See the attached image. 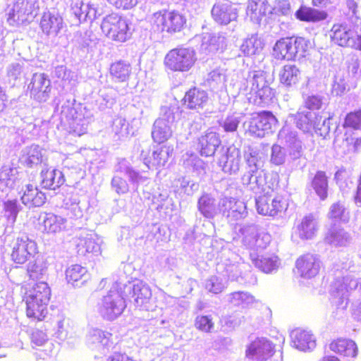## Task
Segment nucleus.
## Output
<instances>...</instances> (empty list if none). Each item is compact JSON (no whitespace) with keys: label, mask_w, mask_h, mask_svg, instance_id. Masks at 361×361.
<instances>
[{"label":"nucleus","mask_w":361,"mask_h":361,"mask_svg":"<svg viewBox=\"0 0 361 361\" xmlns=\"http://www.w3.org/2000/svg\"><path fill=\"white\" fill-rule=\"evenodd\" d=\"M310 48V41L304 37H283L275 42L272 55L276 60L295 61L305 57Z\"/></svg>","instance_id":"nucleus-1"},{"label":"nucleus","mask_w":361,"mask_h":361,"mask_svg":"<svg viewBox=\"0 0 361 361\" xmlns=\"http://www.w3.org/2000/svg\"><path fill=\"white\" fill-rule=\"evenodd\" d=\"M150 24L158 32L173 35L185 28L187 18L177 10L162 9L152 15Z\"/></svg>","instance_id":"nucleus-2"},{"label":"nucleus","mask_w":361,"mask_h":361,"mask_svg":"<svg viewBox=\"0 0 361 361\" xmlns=\"http://www.w3.org/2000/svg\"><path fill=\"white\" fill-rule=\"evenodd\" d=\"M195 53L190 48L178 47L167 51L163 60L166 71L171 73H186L196 63Z\"/></svg>","instance_id":"nucleus-3"},{"label":"nucleus","mask_w":361,"mask_h":361,"mask_svg":"<svg viewBox=\"0 0 361 361\" xmlns=\"http://www.w3.org/2000/svg\"><path fill=\"white\" fill-rule=\"evenodd\" d=\"M101 29L110 40L123 43L130 39L132 33L127 20L117 13H111L102 20Z\"/></svg>","instance_id":"nucleus-4"},{"label":"nucleus","mask_w":361,"mask_h":361,"mask_svg":"<svg viewBox=\"0 0 361 361\" xmlns=\"http://www.w3.org/2000/svg\"><path fill=\"white\" fill-rule=\"evenodd\" d=\"M278 124L279 121L271 111L255 112L247 123L245 134L253 137L262 138L271 133Z\"/></svg>","instance_id":"nucleus-5"},{"label":"nucleus","mask_w":361,"mask_h":361,"mask_svg":"<svg viewBox=\"0 0 361 361\" xmlns=\"http://www.w3.org/2000/svg\"><path fill=\"white\" fill-rule=\"evenodd\" d=\"M38 0H15L7 13L6 20L10 25L30 23L39 11Z\"/></svg>","instance_id":"nucleus-6"},{"label":"nucleus","mask_w":361,"mask_h":361,"mask_svg":"<svg viewBox=\"0 0 361 361\" xmlns=\"http://www.w3.org/2000/svg\"><path fill=\"white\" fill-rule=\"evenodd\" d=\"M257 212L263 216L276 217L281 216L287 210L288 204L283 197L276 195L273 188L271 192L264 190L255 201Z\"/></svg>","instance_id":"nucleus-7"},{"label":"nucleus","mask_w":361,"mask_h":361,"mask_svg":"<svg viewBox=\"0 0 361 361\" xmlns=\"http://www.w3.org/2000/svg\"><path fill=\"white\" fill-rule=\"evenodd\" d=\"M125 308L122 296L117 287L111 288L102 298L99 312L105 319L112 321L120 316Z\"/></svg>","instance_id":"nucleus-8"},{"label":"nucleus","mask_w":361,"mask_h":361,"mask_svg":"<svg viewBox=\"0 0 361 361\" xmlns=\"http://www.w3.org/2000/svg\"><path fill=\"white\" fill-rule=\"evenodd\" d=\"M37 252L35 241L27 236L18 237L11 247V259L16 264H23Z\"/></svg>","instance_id":"nucleus-9"},{"label":"nucleus","mask_w":361,"mask_h":361,"mask_svg":"<svg viewBox=\"0 0 361 361\" xmlns=\"http://www.w3.org/2000/svg\"><path fill=\"white\" fill-rule=\"evenodd\" d=\"M212 16L216 23L226 25L237 20L238 11L230 0H219L213 6Z\"/></svg>","instance_id":"nucleus-10"},{"label":"nucleus","mask_w":361,"mask_h":361,"mask_svg":"<svg viewBox=\"0 0 361 361\" xmlns=\"http://www.w3.org/2000/svg\"><path fill=\"white\" fill-rule=\"evenodd\" d=\"M251 91L255 94V102L261 106L270 104L275 96L274 90L270 87L262 73L254 75Z\"/></svg>","instance_id":"nucleus-11"},{"label":"nucleus","mask_w":361,"mask_h":361,"mask_svg":"<svg viewBox=\"0 0 361 361\" xmlns=\"http://www.w3.org/2000/svg\"><path fill=\"white\" fill-rule=\"evenodd\" d=\"M20 294L22 300L49 302L51 290L47 282L38 281L32 286L29 284L21 285Z\"/></svg>","instance_id":"nucleus-12"},{"label":"nucleus","mask_w":361,"mask_h":361,"mask_svg":"<svg viewBox=\"0 0 361 361\" xmlns=\"http://www.w3.org/2000/svg\"><path fill=\"white\" fill-rule=\"evenodd\" d=\"M219 208L223 216L228 221H237L246 213V204L244 202L234 197H224L219 204Z\"/></svg>","instance_id":"nucleus-13"},{"label":"nucleus","mask_w":361,"mask_h":361,"mask_svg":"<svg viewBox=\"0 0 361 361\" xmlns=\"http://www.w3.org/2000/svg\"><path fill=\"white\" fill-rule=\"evenodd\" d=\"M274 353V347L271 343L264 338H256L247 346L245 355L249 358L256 357L263 361L271 357Z\"/></svg>","instance_id":"nucleus-14"},{"label":"nucleus","mask_w":361,"mask_h":361,"mask_svg":"<svg viewBox=\"0 0 361 361\" xmlns=\"http://www.w3.org/2000/svg\"><path fill=\"white\" fill-rule=\"evenodd\" d=\"M46 195L35 183L25 185L20 191V200L28 207H38L46 202Z\"/></svg>","instance_id":"nucleus-15"},{"label":"nucleus","mask_w":361,"mask_h":361,"mask_svg":"<svg viewBox=\"0 0 361 361\" xmlns=\"http://www.w3.org/2000/svg\"><path fill=\"white\" fill-rule=\"evenodd\" d=\"M209 101V94L197 87L190 88L182 99V103L190 110L203 109Z\"/></svg>","instance_id":"nucleus-16"},{"label":"nucleus","mask_w":361,"mask_h":361,"mask_svg":"<svg viewBox=\"0 0 361 361\" xmlns=\"http://www.w3.org/2000/svg\"><path fill=\"white\" fill-rule=\"evenodd\" d=\"M75 248L77 253L81 256L93 255L100 252L96 235L90 233H82L76 238Z\"/></svg>","instance_id":"nucleus-17"},{"label":"nucleus","mask_w":361,"mask_h":361,"mask_svg":"<svg viewBox=\"0 0 361 361\" xmlns=\"http://www.w3.org/2000/svg\"><path fill=\"white\" fill-rule=\"evenodd\" d=\"M63 25L62 16L59 13L44 12L40 19L39 27L47 35H57Z\"/></svg>","instance_id":"nucleus-18"},{"label":"nucleus","mask_w":361,"mask_h":361,"mask_svg":"<svg viewBox=\"0 0 361 361\" xmlns=\"http://www.w3.org/2000/svg\"><path fill=\"white\" fill-rule=\"evenodd\" d=\"M317 258L310 253L301 255L295 263L298 272L302 277L311 278L316 276L319 269Z\"/></svg>","instance_id":"nucleus-19"},{"label":"nucleus","mask_w":361,"mask_h":361,"mask_svg":"<svg viewBox=\"0 0 361 361\" xmlns=\"http://www.w3.org/2000/svg\"><path fill=\"white\" fill-rule=\"evenodd\" d=\"M302 78L301 71L294 64L284 65L279 73L280 84L287 88L296 87L302 80Z\"/></svg>","instance_id":"nucleus-20"},{"label":"nucleus","mask_w":361,"mask_h":361,"mask_svg":"<svg viewBox=\"0 0 361 361\" xmlns=\"http://www.w3.org/2000/svg\"><path fill=\"white\" fill-rule=\"evenodd\" d=\"M198 144L201 156L207 157L215 154L216 149L221 144V140L216 132L207 130L199 137Z\"/></svg>","instance_id":"nucleus-21"},{"label":"nucleus","mask_w":361,"mask_h":361,"mask_svg":"<svg viewBox=\"0 0 361 361\" xmlns=\"http://www.w3.org/2000/svg\"><path fill=\"white\" fill-rule=\"evenodd\" d=\"M270 4L268 0H248L246 16L255 23H260L262 18L269 13Z\"/></svg>","instance_id":"nucleus-22"},{"label":"nucleus","mask_w":361,"mask_h":361,"mask_svg":"<svg viewBox=\"0 0 361 361\" xmlns=\"http://www.w3.org/2000/svg\"><path fill=\"white\" fill-rule=\"evenodd\" d=\"M319 229L318 223L312 214L305 216L298 224L295 233L302 240H311Z\"/></svg>","instance_id":"nucleus-23"},{"label":"nucleus","mask_w":361,"mask_h":361,"mask_svg":"<svg viewBox=\"0 0 361 361\" xmlns=\"http://www.w3.org/2000/svg\"><path fill=\"white\" fill-rule=\"evenodd\" d=\"M172 152V146L163 145L154 150L151 156L146 157L144 159V164L148 169L164 166L167 163Z\"/></svg>","instance_id":"nucleus-24"},{"label":"nucleus","mask_w":361,"mask_h":361,"mask_svg":"<svg viewBox=\"0 0 361 361\" xmlns=\"http://www.w3.org/2000/svg\"><path fill=\"white\" fill-rule=\"evenodd\" d=\"M25 304L26 316L34 321L42 322L45 319L49 312V302L22 300Z\"/></svg>","instance_id":"nucleus-25"},{"label":"nucleus","mask_w":361,"mask_h":361,"mask_svg":"<svg viewBox=\"0 0 361 361\" xmlns=\"http://www.w3.org/2000/svg\"><path fill=\"white\" fill-rule=\"evenodd\" d=\"M41 184L44 188L55 190L65 181L61 171L51 168H45L40 173Z\"/></svg>","instance_id":"nucleus-26"},{"label":"nucleus","mask_w":361,"mask_h":361,"mask_svg":"<svg viewBox=\"0 0 361 361\" xmlns=\"http://www.w3.org/2000/svg\"><path fill=\"white\" fill-rule=\"evenodd\" d=\"M66 219L53 213H47L41 224L42 231L46 234H56L66 229Z\"/></svg>","instance_id":"nucleus-27"},{"label":"nucleus","mask_w":361,"mask_h":361,"mask_svg":"<svg viewBox=\"0 0 361 361\" xmlns=\"http://www.w3.org/2000/svg\"><path fill=\"white\" fill-rule=\"evenodd\" d=\"M295 16L300 21L307 23H317L325 20L328 18L326 11L305 5H301L295 11Z\"/></svg>","instance_id":"nucleus-28"},{"label":"nucleus","mask_w":361,"mask_h":361,"mask_svg":"<svg viewBox=\"0 0 361 361\" xmlns=\"http://www.w3.org/2000/svg\"><path fill=\"white\" fill-rule=\"evenodd\" d=\"M291 341L295 348L300 350H309L316 346L312 334L302 329H295L291 333Z\"/></svg>","instance_id":"nucleus-29"},{"label":"nucleus","mask_w":361,"mask_h":361,"mask_svg":"<svg viewBox=\"0 0 361 361\" xmlns=\"http://www.w3.org/2000/svg\"><path fill=\"white\" fill-rule=\"evenodd\" d=\"M329 348L333 352L344 357H354L357 354V347L350 339L337 338L329 344Z\"/></svg>","instance_id":"nucleus-30"},{"label":"nucleus","mask_w":361,"mask_h":361,"mask_svg":"<svg viewBox=\"0 0 361 361\" xmlns=\"http://www.w3.org/2000/svg\"><path fill=\"white\" fill-rule=\"evenodd\" d=\"M331 41L343 47H349L353 37L351 36V31L348 28L346 25L342 23H336L333 25L331 29Z\"/></svg>","instance_id":"nucleus-31"},{"label":"nucleus","mask_w":361,"mask_h":361,"mask_svg":"<svg viewBox=\"0 0 361 361\" xmlns=\"http://www.w3.org/2000/svg\"><path fill=\"white\" fill-rule=\"evenodd\" d=\"M131 73L130 63L123 60L115 61L109 67L110 75L118 82H126L130 78Z\"/></svg>","instance_id":"nucleus-32"},{"label":"nucleus","mask_w":361,"mask_h":361,"mask_svg":"<svg viewBox=\"0 0 361 361\" xmlns=\"http://www.w3.org/2000/svg\"><path fill=\"white\" fill-rule=\"evenodd\" d=\"M171 136L172 130L168 122L161 118L156 120L152 131L153 141L161 145L166 142Z\"/></svg>","instance_id":"nucleus-33"},{"label":"nucleus","mask_w":361,"mask_h":361,"mask_svg":"<svg viewBox=\"0 0 361 361\" xmlns=\"http://www.w3.org/2000/svg\"><path fill=\"white\" fill-rule=\"evenodd\" d=\"M264 47L262 39L257 35L246 38L240 46V50L246 56L259 54Z\"/></svg>","instance_id":"nucleus-34"},{"label":"nucleus","mask_w":361,"mask_h":361,"mask_svg":"<svg viewBox=\"0 0 361 361\" xmlns=\"http://www.w3.org/2000/svg\"><path fill=\"white\" fill-rule=\"evenodd\" d=\"M311 186L320 200H325L328 197V177L325 171H318L314 176Z\"/></svg>","instance_id":"nucleus-35"},{"label":"nucleus","mask_w":361,"mask_h":361,"mask_svg":"<svg viewBox=\"0 0 361 361\" xmlns=\"http://www.w3.org/2000/svg\"><path fill=\"white\" fill-rule=\"evenodd\" d=\"M68 283L73 286L82 285L87 281V270L79 264H74L66 271Z\"/></svg>","instance_id":"nucleus-36"},{"label":"nucleus","mask_w":361,"mask_h":361,"mask_svg":"<svg viewBox=\"0 0 361 361\" xmlns=\"http://www.w3.org/2000/svg\"><path fill=\"white\" fill-rule=\"evenodd\" d=\"M23 164L28 168H33L43 161L42 149L37 145L28 147L23 154Z\"/></svg>","instance_id":"nucleus-37"},{"label":"nucleus","mask_w":361,"mask_h":361,"mask_svg":"<svg viewBox=\"0 0 361 361\" xmlns=\"http://www.w3.org/2000/svg\"><path fill=\"white\" fill-rule=\"evenodd\" d=\"M133 297L137 307H146L150 301L152 291L150 288L142 283L136 284L133 286Z\"/></svg>","instance_id":"nucleus-38"},{"label":"nucleus","mask_w":361,"mask_h":361,"mask_svg":"<svg viewBox=\"0 0 361 361\" xmlns=\"http://www.w3.org/2000/svg\"><path fill=\"white\" fill-rule=\"evenodd\" d=\"M278 257H256L252 258L254 265L264 273H271L277 269Z\"/></svg>","instance_id":"nucleus-39"},{"label":"nucleus","mask_w":361,"mask_h":361,"mask_svg":"<svg viewBox=\"0 0 361 361\" xmlns=\"http://www.w3.org/2000/svg\"><path fill=\"white\" fill-rule=\"evenodd\" d=\"M253 298L243 292H235L231 294L229 302L231 307L248 308L252 303Z\"/></svg>","instance_id":"nucleus-40"},{"label":"nucleus","mask_w":361,"mask_h":361,"mask_svg":"<svg viewBox=\"0 0 361 361\" xmlns=\"http://www.w3.org/2000/svg\"><path fill=\"white\" fill-rule=\"evenodd\" d=\"M91 342L102 347H109L114 345L113 335L110 332L95 330L90 336Z\"/></svg>","instance_id":"nucleus-41"},{"label":"nucleus","mask_w":361,"mask_h":361,"mask_svg":"<svg viewBox=\"0 0 361 361\" xmlns=\"http://www.w3.org/2000/svg\"><path fill=\"white\" fill-rule=\"evenodd\" d=\"M343 126L345 128L361 130V109L348 113Z\"/></svg>","instance_id":"nucleus-42"},{"label":"nucleus","mask_w":361,"mask_h":361,"mask_svg":"<svg viewBox=\"0 0 361 361\" xmlns=\"http://www.w3.org/2000/svg\"><path fill=\"white\" fill-rule=\"evenodd\" d=\"M198 209L206 218H212L214 214V199L207 195H202L198 200Z\"/></svg>","instance_id":"nucleus-43"},{"label":"nucleus","mask_w":361,"mask_h":361,"mask_svg":"<svg viewBox=\"0 0 361 361\" xmlns=\"http://www.w3.org/2000/svg\"><path fill=\"white\" fill-rule=\"evenodd\" d=\"M290 12V4L288 0H276L274 6L269 7V13L274 16H286Z\"/></svg>","instance_id":"nucleus-44"},{"label":"nucleus","mask_w":361,"mask_h":361,"mask_svg":"<svg viewBox=\"0 0 361 361\" xmlns=\"http://www.w3.org/2000/svg\"><path fill=\"white\" fill-rule=\"evenodd\" d=\"M329 218L339 221H348V213L345 212L344 206L340 202H336L331 207Z\"/></svg>","instance_id":"nucleus-45"},{"label":"nucleus","mask_w":361,"mask_h":361,"mask_svg":"<svg viewBox=\"0 0 361 361\" xmlns=\"http://www.w3.org/2000/svg\"><path fill=\"white\" fill-rule=\"evenodd\" d=\"M27 274L30 280L37 281L43 278L46 274V267L36 262L30 263L27 267Z\"/></svg>","instance_id":"nucleus-46"},{"label":"nucleus","mask_w":361,"mask_h":361,"mask_svg":"<svg viewBox=\"0 0 361 361\" xmlns=\"http://www.w3.org/2000/svg\"><path fill=\"white\" fill-rule=\"evenodd\" d=\"M195 326L203 332H210L214 328L212 318L207 315H199L195 319Z\"/></svg>","instance_id":"nucleus-47"},{"label":"nucleus","mask_w":361,"mask_h":361,"mask_svg":"<svg viewBox=\"0 0 361 361\" xmlns=\"http://www.w3.org/2000/svg\"><path fill=\"white\" fill-rule=\"evenodd\" d=\"M14 178L11 169H4L0 171V191L4 192L7 188H12Z\"/></svg>","instance_id":"nucleus-48"},{"label":"nucleus","mask_w":361,"mask_h":361,"mask_svg":"<svg viewBox=\"0 0 361 361\" xmlns=\"http://www.w3.org/2000/svg\"><path fill=\"white\" fill-rule=\"evenodd\" d=\"M296 123L299 128L308 130L313 126V121L311 112H299L296 116Z\"/></svg>","instance_id":"nucleus-49"},{"label":"nucleus","mask_w":361,"mask_h":361,"mask_svg":"<svg viewBox=\"0 0 361 361\" xmlns=\"http://www.w3.org/2000/svg\"><path fill=\"white\" fill-rule=\"evenodd\" d=\"M107 2L117 9L128 10L137 4V0H106Z\"/></svg>","instance_id":"nucleus-50"},{"label":"nucleus","mask_w":361,"mask_h":361,"mask_svg":"<svg viewBox=\"0 0 361 361\" xmlns=\"http://www.w3.org/2000/svg\"><path fill=\"white\" fill-rule=\"evenodd\" d=\"M285 154L282 151V148L279 145H274L271 156V161L275 165H281L284 163Z\"/></svg>","instance_id":"nucleus-51"},{"label":"nucleus","mask_w":361,"mask_h":361,"mask_svg":"<svg viewBox=\"0 0 361 361\" xmlns=\"http://www.w3.org/2000/svg\"><path fill=\"white\" fill-rule=\"evenodd\" d=\"M4 209L6 213L12 216L13 221H15L19 212L17 201L16 200H7L4 204Z\"/></svg>","instance_id":"nucleus-52"},{"label":"nucleus","mask_w":361,"mask_h":361,"mask_svg":"<svg viewBox=\"0 0 361 361\" xmlns=\"http://www.w3.org/2000/svg\"><path fill=\"white\" fill-rule=\"evenodd\" d=\"M31 340L35 346H42L47 341V336L43 331L36 330L32 333Z\"/></svg>","instance_id":"nucleus-53"},{"label":"nucleus","mask_w":361,"mask_h":361,"mask_svg":"<svg viewBox=\"0 0 361 361\" xmlns=\"http://www.w3.org/2000/svg\"><path fill=\"white\" fill-rule=\"evenodd\" d=\"M238 125L239 121L238 118L227 117L222 126L226 132H235L238 129Z\"/></svg>","instance_id":"nucleus-54"},{"label":"nucleus","mask_w":361,"mask_h":361,"mask_svg":"<svg viewBox=\"0 0 361 361\" xmlns=\"http://www.w3.org/2000/svg\"><path fill=\"white\" fill-rule=\"evenodd\" d=\"M321 99L316 96H310L305 100V107L310 110H318L322 106Z\"/></svg>","instance_id":"nucleus-55"},{"label":"nucleus","mask_w":361,"mask_h":361,"mask_svg":"<svg viewBox=\"0 0 361 361\" xmlns=\"http://www.w3.org/2000/svg\"><path fill=\"white\" fill-rule=\"evenodd\" d=\"M106 361H137L125 353L115 352L108 356Z\"/></svg>","instance_id":"nucleus-56"},{"label":"nucleus","mask_w":361,"mask_h":361,"mask_svg":"<svg viewBox=\"0 0 361 361\" xmlns=\"http://www.w3.org/2000/svg\"><path fill=\"white\" fill-rule=\"evenodd\" d=\"M271 242V236L268 234H262L257 236L255 245L257 248H265Z\"/></svg>","instance_id":"nucleus-57"},{"label":"nucleus","mask_w":361,"mask_h":361,"mask_svg":"<svg viewBox=\"0 0 361 361\" xmlns=\"http://www.w3.org/2000/svg\"><path fill=\"white\" fill-rule=\"evenodd\" d=\"M349 47L361 52V34H358L353 37Z\"/></svg>","instance_id":"nucleus-58"},{"label":"nucleus","mask_w":361,"mask_h":361,"mask_svg":"<svg viewBox=\"0 0 361 361\" xmlns=\"http://www.w3.org/2000/svg\"><path fill=\"white\" fill-rule=\"evenodd\" d=\"M346 6L353 15L356 16L358 13V6L355 0H346Z\"/></svg>","instance_id":"nucleus-59"},{"label":"nucleus","mask_w":361,"mask_h":361,"mask_svg":"<svg viewBox=\"0 0 361 361\" xmlns=\"http://www.w3.org/2000/svg\"><path fill=\"white\" fill-rule=\"evenodd\" d=\"M126 185V182L121 180H113V185L116 188L118 192H124Z\"/></svg>","instance_id":"nucleus-60"},{"label":"nucleus","mask_w":361,"mask_h":361,"mask_svg":"<svg viewBox=\"0 0 361 361\" xmlns=\"http://www.w3.org/2000/svg\"><path fill=\"white\" fill-rule=\"evenodd\" d=\"M353 316L357 321L361 322V303L354 309Z\"/></svg>","instance_id":"nucleus-61"},{"label":"nucleus","mask_w":361,"mask_h":361,"mask_svg":"<svg viewBox=\"0 0 361 361\" xmlns=\"http://www.w3.org/2000/svg\"><path fill=\"white\" fill-rule=\"evenodd\" d=\"M39 87L36 86V82H32V87L30 89L31 94L35 97L37 96V94L41 92Z\"/></svg>","instance_id":"nucleus-62"},{"label":"nucleus","mask_w":361,"mask_h":361,"mask_svg":"<svg viewBox=\"0 0 361 361\" xmlns=\"http://www.w3.org/2000/svg\"><path fill=\"white\" fill-rule=\"evenodd\" d=\"M321 361H339V360L335 356L330 355V356H324L321 360Z\"/></svg>","instance_id":"nucleus-63"},{"label":"nucleus","mask_w":361,"mask_h":361,"mask_svg":"<svg viewBox=\"0 0 361 361\" xmlns=\"http://www.w3.org/2000/svg\"><path fill=\"white\" fill-rule=\"evenodd\" d=\"M356 200L361 202V182L359 183L357 190V195L355 197Z\"/></svg>","instance_id":"nucleus-64"}]
</instances>
